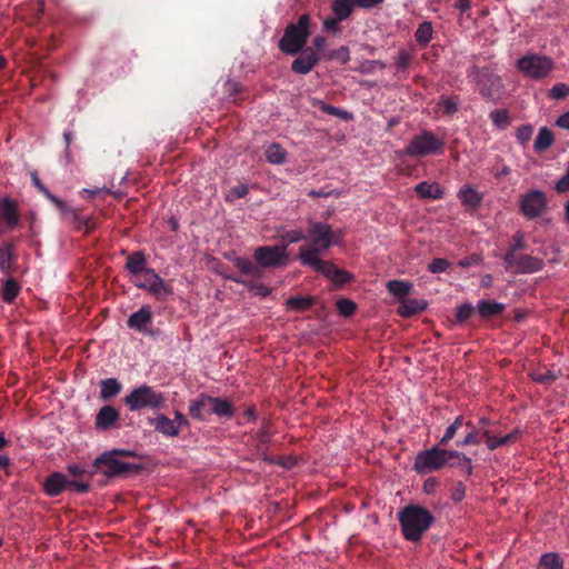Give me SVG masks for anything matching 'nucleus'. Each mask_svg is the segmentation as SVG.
Returning <instances> with one entry per match:
<instances>
[{
	"label": "nucleus",
	"instance_id": "nucleus-64",
	"mask_svg": "<svg viewBox=\"0 0 569 569\" xmlns=\"http://www.w3.org/2000/svg\"><path fill=\"white\" fill-rule=\"evenodd\" d=\"M76 220L78 222V228L79 229L83 228L86 233L92 231L97 226V222L92 217H88V218L77 217Z\"/></svg>",
	"mask_w": 569,
	"mask_h": 569
},
{
	"label": "nucleus",
	"instance_id": "nucleus-1",
	"mask_svg": "<svg viewBox=\"0 0 569 569\" xmlns=\"http://www.w3.org/2000/svg\"><path fill=\"white\" fill-rule=\"evenodd\" d=\"M398 521L405 539L417 542L435 522V517L420 505H408L398 512Z\"/></svg>",
	"mask_w": 569,
	"mask_h": 569
},
{
	"label": "nucleus",
	"instance_id": "nucleus-5",
	"mask_svg": "<svg viewBox=\"0 0 569 569\" xmlns=\"http://www.w3.org/2000/svg\"><path fill=\"white\" fill-rule=\"evenodd\" d=\"M310 24L311 18L308 13L301 14L297 22L289 23L278 42L279 50L288 56H297L306 48L311 33Z\"/></svg>",
	"mask_w": 569,
	"mask_h": 569
},
{
	"label": "nucleus",
	"instance_id": "nucleus-2",
	"mask_svg": "<svg viewBox=\"0 0 569 569\" xmlns=\"http://www.w3.org/2000/svg\"><path fill=\"white\" fill-rule=\"evenodd\" d=\"M132 455L131 451L123 449L104 451L93 460V472L94 475L101 473L107 478L137 475L142 470L141 465L120 460V457Z\"/></svg>",
	"mask_w": 569,
	"mask_h": 569
},
{
	"label": "nucleus",
	"instance_id": "nucleus-3",
	"mask_svg": "<svg viewBox=\"0 0 569 569\" xmlns=\"http://www.w3.org/2000/svg\"><path fill=\"white\" fill-rule=\"evenodd\" d=\"M308 238L311 239V244L300 247L298 259L305 258L306 252L309 251H315V256H320L332 246L338 244L342 238L341 231H333L332 227L328 223L310 219L308 220Z\"/></svg>",
	"mask_w": 569,
	"mask_h": 569
},
{
	"label": "nucleus",
	"instance_id": "nucleus-38",
	"mask_svg": "<svg viewBox=\"0 0 569 569\" xmlns=\"http://www.w3.org/2000/svg\"><path fill=\"white\" fill-rule=\"evenodd\" d=\"M21 290L20 284L18 281L13 278H9L4 281L3 288H2V299L7 303H12L14 299L18 297L19 292Z\"/></svg>",
	"mask_w": 569,
	"mask_h": 569
},
{
	"label": "nucleus",
	"instance_id": "nucleus-25",
	"mask_svg": "<svg viewBox=\"0 0 569 569\" xmlns=\"http://www.w3.org/2000/svg\"><path fill=\"white\" fill-rule=\"evenodd\" d=\"M427 307L428 303L423 299L405 298L400 301L398 313L401 317L409 318L421 313Z\"/></svg>",
	"mask_w": 569,
	"mask_h": 569
},
{
	"label": "nucleus",
	"instance_id": "nucleus-48",
	"mask_svg": "<svg viewBox=\"0 0 569 569\" xmlns=\"http://www.w3.org/2000/svg\"><path fill=\"white\" fill-rule=\"evenodd\" d=\"M68 471L74 478L84 477L92 478L94 476L93 472V462L91 465L80 466V465H69Z\"/></svg>",
	"mask_w": 569,
	"mask_h": 569
},
{
	"label": "nucleus",
	"instance_id": "nucleus-34",
	"mask_svg": "<svg viewBox=\"0 0 569 569\" xmlns=\"http://www.w3.org/2000/svg\"><path fill=\"white\" fill-rule=\"evenodd\" d=\"M356 7L355 0H332L331 9L338 19H348Z\"/></svg>",
	"mask_w": 569,
	"mask_h": 569
},
{
	"label": "nucleus",
	"instance_id": "nucleus-55",
	"mask_svg": "<svg viewBox=\"0 0 569 569\" xmlns=\"http://www.w3.org/2000/svg\"><path fill=\"white\" fill-rule=\"evenodd\" d=\"M248 192H249V189L246 184H243V183L237 184L229 190V192L226 197V200L232 202L234 200L246 197L248 194Z\"/></svg>",
	"mask_w": 569,
	"mask_h": 569
},
{
	"label": "nucleus",
	"instance_id": "nucleus-18",
	"mask_svg": "<svg viewBox=\"0 0 569 569\" xmlns=\"http://www.w3.org/2000/svg\"><path fill=\"white\" fill-rule=\"evenodd\" d=\"M543 268V260L529 254L515 257L512 268L517 273H533Z\"/></svg>",
	"mask_w": 569,
	"mask_h": 569
},
{
	"label": "nucleus",
	"instance_id": "nucleus-33",
	"mask_svg": "<svg viewBox=\"0 0 569 569\" xmlns=\"http://www.w3.org/2000/svg\"><path fill=\"white\" fill-rule=\"evenodd\" d=\"M121 383L116 378H108L100 381V399L107 401L121 391Z\"/></svg>",
	"mask_w": 569,
	"mask_h": 569
},
{
	"label": "nucleus",
	"instance_id": "nucleus-36",
	"mask_svg": "<svg viewBox=\"0 0 569 569\" xmlns=\"http://www.w3.org/2000/svg\"><path fill=\"white\" fill-rule=\"evenodd\" d=\"M387 290L395 297L405 299L411 292L412 283L402 280H390L387 282Z\"/></svg>",
	"mask_w": 569,
	"mask_h": 569
},
{
	"label": "nucleus",
	"instance_id": "nucleus-47",
	"mask_svg": "<svg viewBox=\"0 0 569 569\" xmlns=\"http://www.w3.org/2000/svg\"><path fill=\"white\" fill-rule=\"evenodd\" d=\"M466 426L470 427L471 430L466 435V437L463 438V440L461 441H457V446L458 447H466V446H478L481 440H480V431H478L472 425L470 421L466 422Z\"/></svg>",
	"mask_w": 569,
	"mask_h": 569
},
{
	"label": "nucleus",
	"instance_id": "nucleus-43",
	"mask_svg": "<svg viewBox=\"0 0 569 569\" xmlns=\"http://www.w3.org/2000/svg\"><path fill=\"white\" fill-rule=\"evenodd\" d=\"M465 425L463 416H458L451 425H449L445 431V435L439 440V446H447L451 439L456 436L458 430Z\"/></svg>",
	"mask_w": 569,
	"mask_h": 569
},
{
	"label": "nucleus",
	"instance_id": "nucleus-45",
	"mask_svg": "<svg viewBox=\"0 0 569 569\" xmlns=\"http://www.w3.org/2000/svg\"><path fill=\"white\" fill-rule=\"evenodd\" d=\"M231 279L238 283H241V284H244L246 287H248L249 291H251L256 296L267 297L271 292V289L262 283L248 282L240 278H231Z\"/></svg>",
	"mask_w": 569,
	"mask_h": 569
},
{
	"label": "nucleus",
	"instance_id": "nucleus-23",
	"mask_svg": "<svg viewBox=\"0 0 569 569\" xmlns=\"http://www.w3.org/2000/svg\"><path fill=\"white\" fill-rule=\"evenodd\" d=\"M506 305L492 300H480L477 305V312L483 320H491L503 313Z\"/></svg>",
	"mask_w": 569,
	"mask_h": 569
},
{
	"label": "nucleus",
	"instance_id": "nucleus-57",
	"mask_svg": "<svg viewBox=\"0 0 569 569\" xmlns=\"http://www.w3.org/2000/svg\"><path fill=\"white\" fill-rule=\"evenodd\" d=\"M328 59L340 60L341 63H347L350 60V51L348 47L341 46L340 48L332 50L328 56Z\"/></svg>",
	"mask_w": 569,
	"mask_h": 569
},
{
	"label": "nucleus",
	"instance_id": "nucleus-15",
	"mask_svg": "<svg viewBox=\"0 0 569 569\" xmlns=\"http://www.w3.org/2000/svg\"><path fill=\"white\" fill-rule=\"evenodd\" d=\"M522 432L523 431L519 427H517L511 432L507 433L506 436L498 437V436L492 435L490 432V430H483V438H485L487 448L489 450L493 451V450L498 449L499 447L515 443L516 441H518V439L520 438Z\"/></svg>",
	"mask_w": 569,
	"mask_h": 569
},
{
	"label": "nucleus",
	"instance_id": "nucleus-7",
	"mask_svg": "<svg viewBox=\"0 0 569 569\" xmlns=\"http://www.w3.org/2000/svg\"><path fill=\"white\" fill-rule=\"evenodd\" d=\"M469 77L476 82L482 98L497 103L500 101L503 91L501 77L491 71L488 67L473 66Z\"/></svg>",
	"mask_w": 569,
	"mask_h": 569
},
{
	"label": "nucleus",
	"instance_id": "nucleus-21",
	"mask_svg": "<svg viewBox=\"0 0 569 569\" xmlns=\"http://www.w3.org/2000/svg\"><path fill=\"white\" fill-rule=\"evenodd\" d=\"M124 268L133 276L146 274L147 270L152 269L147 267V258L143 251H133L129 254Z\"/></svg>",
	"mask_w": 569,
	"mask_h": 569
},
{
	"label": "nucleus",
	"instance_id": "nucleus-29",
	"mask_svg": "<svg viewBox=\"0 0 569 569\" xmlns=\"http://www.w3.org/2000/svg\"><path fill=\"white\" fill-rule=\"evenodd\" d=\"M311 104H312L313 108L319 109L323 113L338 117V118H340L342 120H346V121L351 120L353 118L351 112H349L347 110H342V109L337 108L335 106L328 104L323 100H320V99H317V98H313L311 100Z\"/></svg>",
	"mask_w": 569,
	"mask_h": 569
},
{
	"label": "nucleus",
	"instance_id": "nucleus-27",
	"mask_svg": "<svg viewBox=\"0 0 569 569\" xmlns=\"http://www.w3.org/2000/svg\"><path fill=\"white\" fill-rule=\"evenodd\" d=\"M0 217L9 227H14L19 222V213L14 201L6 198L0 204Z\"/></svg>",
	"mask_w": 569,
	"mask_h": 569
},
{
	"label": "nucleus",
	"instance_id": "nucleus-14",
	"mask_svg": "<svg viewBox=\"0 0 569 569\" xmlns=\"http://www.w3.org/2000/svg\"><path fill=\"white\" fill-rule=\"evenodd\" d=\"M313 252L315 251L306 252L305 258L299 259L300 262L331 280L337 266L330 261L322 260L320 256H315Z\"/></svg>",
	"mask_w": 569,
	"mask_h": 569
},
{
	"label": "nucleus",
	"instance_id": "nucleus-30",
	"mask_svg": "<svg viewBox=\"0 0 569 569\" xmlns=\"http://www.w3.org/2000/svg\"><path fill=\"white\" fill-rule=\"evenodd\" d=\"M212 413L220 418L230 419L234 415V407L227 399L211 397V415Z\"/></svg>",
	"mask_w": 569,
	"mask_h": 569
},
{
	"label": "nucleus",
	"instance_id": "nucleus-42",
	"mask_svg": "<svg viewBox=\"0 0 569 569\" xmlns=\"http://www.w3.org/2000/svg\"><path fill=\"white\" fill-rule=\"evenodd\" d=\"M157 281L152 286V290L149 291L151 296H153L157 300H164L167 296L172 295V287L163 281V279L158 276Z\"/></svg>",
	"mask_w": 569,
	"mask_h": 569
},
{
	"label": "nucleus",
	"instance_id": "nucleus-52",
	"mask_svg": "<svg viewBox=\"0 0 569 569\" xmlns=\"http://www.w3.org/2000/svg\"><path fill=\"white\" fill-rule=\"evenodd\" d=\"M337 309L343 317H350L355 313L357 305L350 299H339L337 301Z\"/></svg>",
	"mask_w": 569,
	"mask_h": 569
},
{
	"label": "nucleus",
	"instance_id": "nucleus-40",
	"mask_svg": "<svg viewBox=\"0 0 569 569\" xmlns=\"http://www.w3.org/2000/svg\"><path fill=\"white\" fill-rule=\"evenodd\" d=\"M460 100L458 96L441 97L438 107L446 116H453L459 110Z\"/></svg>",
	"mask_w": 569,
	"mask_h": 569
},
{
	"label": "nucleus",
	"instance_id": "nucleus-46",
	"mask_svg": "<svg viewBox=\"0 0 569 569\" xmlns=\"http://www.w3.org/2000/svg\"><path fill=\"white\" fill-rule=\"evenodd\" d=\"M492 123L499 129H506L510 123L508 111L505 109H496L490 112Z\"/></svg>",
	"mask_w": 569,
	"mask_h": 569
},
{
	"label": "nucleus",
	"instance_id": "nucleus-22",
	"mask_svg": "<svg viewBox=\"0 0 569 569\" xmlns=\"http://www.w3.org/2000/svg\"><path fill=\"white\" fill-rule=\"evenodd\" d=\"M17 260L13 243L4 242L0 246V271L7 276L13 273V262Z\"/></svg>",
	"mask_w": 569,
	"mask_h": 569
},
{
	"label": "nucleus",
	"instance_id": "nucleus-61",
	"mask_svg": "<svg viewBox=\"0 0 569 569\" xmlns=\"http://www.w3.org/2000/svg\"><path fill=\"white\" fill-rule=\"evenodd\" d=\"M569 94V87L565 83H557L555 84L550 91L549 97L552 99H563Z\"/></svg>",
	"mask_w": 569,
	"mask_h": 569
},
{
	"label": "nucleus",
	"instance_id": "nucleus-17",
	"mask_svg": "<svg viewBox=\"0 0 569 569\" xmlns=\"http://www.w3.org/2000/svg\"><path fill=\"white\" fill-rule=\"evenodd\" d=\"M189 415L196 420L203 421L211 415V396L201 393L196 399L189 401Z\"/></svg>",
	"mask_w": 569,
	"mask_h": 569
},
{
	"label": "nucleus",
	"instance_id": "nucleus-59",
	"mask_svg": "<svg viewBox=\"0 0 569 569\" xmlns=\"http://www.w3.org/2000/svg\"><path fill=\"white\" fill-rule=\"evenodd\" d=\"M281 239L283 241H287L288 243H296V242L308 239V236L305 234L301 230L296 229V230L286 231L281 236Z\"/></svg>",
	"mask_w": 569,
	"mask_h": 569
},
{
	"label": "nucleus",
	"instance_id": "nucleus-6",
	"mask_svg": "<svg viewBox=\"0 0 569 569\" xmlns=\"http://www.w3.org/2000/svg\"><path fill=\"white\" fill-rule=\"evenodd\" d=\"M123 402L130 411H141L143 409L158 411L164 407L166 397L153 387L143 383L133 388L123 398Z\"/></svg>",
	"mask_w": 569,
	"mask_h": 569
},
{
	"label": "nucleus",
	"instance_id": "nucleus-12",
	"mask_svg": "<svg viewBox=\"0 0 569 569\" xmlns=\"http://www.w3.org/2000/svg\"><path fill=\"white\" fill-rule=\"evenodd\" d=\"M291 62V71L297 74H308L319 63L322 56L312 48H303Z\"/></svg>",
	"mask_w": 569,
	"mask_h": 569
},
{
	"label": "nucleus",
	"instance_id": "nucleus-58",
	"mask_svg": "<svg viewBox=\"0 0 569 569\" xmlns=\"http://www.w3.org/2000/svg\"><path fill=\"white\" fill-rule=\"evenodd\" d=\"M450 263L448 260L446 259H442V258H436L433 259L429 266H428V270L431 272V273H440V272H446L449 268Z\"/></svg>",
	"mask_w": 569,
	"mask_h": 569
},
{
	"label": "nucleus",
	"instance_id": "nucleus-8",
	"mask_svg": "<svg viewBox=\"0 0 569 569\" xmlns=\"http://www.w3.org/2000/svg\"><path fill=\"white\" fill-rule=\"evenodd\" d=\"M553 68V60L548 56L539 53H527L517 61L518 71L535 81L547 78Z\"/></svg>",
	"mask_w": 569,
	"mask_h": 569
},
{
	"label": "nucleus",
	"instance_id": "nucleus-56",
	"mask_svg": "<svg viewBox=\"0 0 569 569\" xmlns=\"http://www.w3.org/2000/svg\"><path fill=\"white\" fill-rule=\"evenodd\" d=\"M352 274L348 271L336 267L331 281L337 286H343L352 280Z\"/></svg>",
	"mask_w": 569,
	"mask_h": 569
},
{
	"label": "nucleus",
	"instance_id": "nucleus-19",
	"mask_svg": "<svg viewBox=\"0 0 569 569\" xmlns=\"http://www.w3.org/2000/svg\"><path fill=\"white\" fill-rule=\"evenodd\" d=\"M253 443L258 451V453L261 456L263 461H267L269 463H279L276 461L274 457H271L267 453L269 443H270V432L267 428V426H262L253 436Z\"/></svg>",
	"mask_w": 569,
	"mask_h": 569
},
{
	"label": "nucleus",
	"instance_id": "nucleus-9",
	"mask_svg": "<svg viewBox=\"0 0 569 569\" xmlns=\"http://www.w3.org/2000/svg\"><path fill=\"white\" fill-rule=\"evenodd\" d=\"M445 140L438 138L432 131L422 130L416 134L406 147V154L409 157L423 158L443 152Z\"/></svg>",
	"mask_w": 569,
	"mask_h": 569
},
{
	"label": "nucleus",
	"instance_id": "nucleus-49",
	"mask_svg": "<svg viewBox=\"0 0 569 569\" xmlns=\"http://www.w3.org/2000/svg\"><path fill=\"white\" fill-rule=\"evenodd\" d=\"M460 457H455L451 462H455L457 467L461 468L462 473L469 478L473 472V466L471 459L467 457L463 452L459 451Z\"/></svg>",
	"mask_w": 569,
	"mask_h": 569
},
{
	"label": "nucleus",
	"instance_id": "nucleus-63",
	"mask_svg": "<svg viewBox=\"0 0 569 569\" xmlns=\"http://www.w3.org/2000/svg\"><path fill=\"white\" fill-rule=\"evenodd\" d=\"M67 489L76 491V492H80V493H86V492H88L90 490V485L88 482H84V481L69 480L68 479V487H67Z\"/></svg>",
	"mask_w": 569,
	"mask_h": 569
},
{
	"label": "nucleus",
	"instance_id": "nucleus-32",
	"mask_svg": "<svg viewBox=\"0 0 569 569\" xmlns=\"http://www.w3.org/2000/svg\"><path fill=\"white\" fill-rule=\"evenodd\" d=\"M460 201L472 209L478 208L482 201V194L470 186H465L458 194Z\"/></svg>",
	"mask_w": 569,
	"mask_h": 569
},
{
	"label": "nucleus",
	"instance_id": "nucleus-10",
	"mask_svg": "<svg viewBox=\"0 0 569 569\" xmlns=\"http://www.w3.org/2000/svg\"><path fill=\"white\" fill-rule=\"evenodd\" d=\"M520 213L528 220H533L548 211V198L541 190L532 189L525 192L519 200Z\"/></svg>",
	"mask_w": 569,
	"mask_h": 569
},
{
	"label": "nucleus",
	"instance_id": "nucleus-16",
	"mask_svg": "<svg viewBox=\"0 0 569 569\" xmlns=\"http://www.w3.org/2000/svg\"><path fill=\"white\" fill-rule=\"evenodd\" d=\"M152 322V311L150 306H142L138 311L130 315L127 326L141 333H148L147 327Z\"/></svg>",
	"mask_w": 569,
	"mask_h": 569
},
{
	"label": "nucleus",
	"instance_id": "nucleus-11",
	"mask_svg": "<svg viewBox=\"0 0 569 569\" xmlns=\"http://www.w3.org/2000/svg\"><path fill=\"white\" fill-rule=\"evenodd\" d=\"M253 258L262 271L264 268L281 267L287 263V247L261 246L254 250Z\"/></svg>",
	"mask_w": 569,
	"mask_h": 569
},
{
	"label": "nucleus",
	"instance_id": "nucleus-54",
	"mask_svg": "<svg viewBox=\"0 0 569 569\" xmlns=\"http://www.w3.org/2000/svg\"><path fill=\"white\" fill-rule=\"evenodd\" d=\"M158 273L154 271V269H151V270H147V273L143 274L144 279L143 281H140V282H134V284L139 288V289H142V290H146V291H151L152 290V286L154 284V282L158 278Z\"/></svg>",
	"mask_w": 569,
	"mask_h": 569
},
{
	"label": "nucleus",
	"instance_id": "nucleus-26",
	"mask_svg": "<svg viewBox=\"0 0 569 569\" xmlns=\"http://www.w3.org/2000/svg\"><path fill=\"white\" fill-rule=\"evenodd\" d=\"M415 191L422 199L438 200L443 197V191L437 182L421 181L415 187Z\"/></svg>",
	"mask_w": 569,
	"mask_h": 569
},
{
	"label": "nucleus",
	"instance_id": "nucleus-41",
	"mask_svg": "<svg viewBox=\"0 0 569 569\" xmlns=\"http://www.w3.org/2000/svg\"><path fill=\"white\" fill-rule=\"evenodd\" d=\"M313 302L315 299L312 297L295 296L287 300V306L295 311L302 312L308 310L313 305Z\"/></svg>",
	"mask_w": 569,
	"mask_h": 569
},
{
	"label": "nucleus",
	"instance_id": "nucleus-51",
	"mask_svg": "<svg viewBox=\"0 0 569 569\" xmlns=\"http://www.w3.org/2000/svg\"><path fill=\"white\" fill-rule=\"evenodd\" d=\"M530 378L538 383L549 386L557 380L558 376L553 371L547 370L546 372H532Z\"/></svg>",
	"mask_w": 569,
	"mask_h": 569
},
{
	"label": "nucleus",
	"instance_id": "nucleus-28",
	"mask_svg": "<svg viewBox=\"0 0 569 569\" xmlns=\"http://www.w3.org/2000/svg\"><path fill=\"white\" fill-rule=\"evenodd\" d=\"M151 425H153L158 432L164 436L176 437L179 435V427H176L174 421L164 415H160L151 420Z\"/></svg>",
	"mask_w": 569,
	"mask_h": 569
},
{
	"label": "nucleus",
	"instance_id": "nucleus-37",
	"mask_svg": "<svg viewBox=\"0 0 569 569\" xmlns=\"http://www.w3.org/2000/svg\"><path fill=\"white\" fill-rule=\"evenodd\" d=\"M287 158V151L279 143H271L266 149V159L268 162L273 164L284 163Z\"/></svg>",
	"mask_w": 569,
	"mask_h": 569
},
{
	"label": "nucleus",
	"instance_id": "nucleus-60",
	"mask_svg": "<svg viewBox=\"0 0 569 569\" xmlns=\"http://www.w3.org/2000/svg\"><path fill=\"white\" fill-rule=\"evenodd\" d=\"M533 128L530 124H522L518 128L516 137L521 144L527 143L532 136Z\"/></svg>",
	"mask_w": 569,
	"mask_h": 569
},
{
	"label": "nucleus",
	"instance_id": "nucleus-24",
	"mask_svg": "<svg viewBox=\"0 0 569 569\" xmlns=\"http://www.w3.org/2000/svg\"><path fill=\"white\" fill-rule=\"evenodd\" d=\"M527 248V242L525 239V233L521 231H517L511 239V243L509 244L507 252L503 256V262L506 269L512 268V262L515 257H517V252Z\"/></svg>",
	"mask_w": 569,
	"mask_h": 569
},
{
	"label": "nucleus",
	"instance_id": "nucleus-31",
	"mask_svg": "<svg viewBox=\"0 0 569 569\" xmlns=\"http://www.w3.org/2000/svg\"><path fill=\"white\" fill-rule=\"evenodd\" d=\"M233 264L241 272V274L251 276L257 279L263 276V271L260 270L258 263H254L249 259L237 257L233 259Z\"/></svg>",
	"mask_w": 569,
	"mask_h": 569
},
{
	"label": "nucleus",
	"instance_id": "nucleus-13",
	"mask_svg": "<svg viewBox=\"0 0 569 569\" xmlns=\"http://www.w3.org/2000/svg\"><path fill=\"white\" fill-rule=\"evenodd\" d=\"M120 412L113 406H103L96 416L94 426L98 430H110L118 427Z\"/></svg>",
	"mask_w": 569,
	"mask_h": 569
},
{
	"label": "nucleus",
	"instance_id": "nucleus-44",
	"mask_svg": "<svg viewBox=\"0 0 569 569\" xmlns=\"http://www.w3.org/2000/svg\"><path fill=\"white\" fill-rule=\"evenodd\" d=\"M563 568V561L561 558L555 553H545L539 561L538 569H562Z\"/></svg>",
	"mask_w": 569,
	"mask_h": 569
},
{
	"label": "nucleus",
	"instance_id": "nucleus-53",
	"mask_svg": "<svg viewBox=\"0 0 569 569\" xmlns=\"http://www.w3.org/2000/svg\"><path fill=\"white\" fill-rule=\"evenodd\" d=\"M412 54L406 50H400L396 61L397 72H406L412 62Z\"/></svg>",
	"mask_w": 569,
	"mask_h": 569
},
{
	"label": "nucleus",
	"instance_id": "nucleus-35",
	"mask_svg": "<svg viewBox=\"0 0 569 569\" xmlns=\"http://www.w3.org/2000/svg\"><path fill=\"white\" fill-rule=\"evenodd\" d=\"M553 140L555 137L552 131L547 127H542L535 140L533 148L537 152H542L552 144Z\"/></svg>",
	"mask_w": 569,
	"mask_h": 569
},
{
	"label": "nucleus",
	"instance_id": "nucleus-62",
	"mask_svg": "<svg viewBox=\"0 0 569 569\" xmlns=\"http://www.w3.org/2000/svg\"><path fill=\"white\" fill-rule=\"evenodd\" d=\"M555 190L558 193H567L569 192V167L566 171V173L557 180L555 183Z\"/></svg>",
	"mask_w": 569,
	"mask_h": 569
},
{
	"label": "nucleus",
	"instance_id": "nucleus-20",
	"mask_svg": "<svg viewBox=\"0 0 569 569\" xmlns=\"http://www.w3.org/2000/svg\"><path fill=\"white\" fill-rule=\"evenodd\" d=\"M68 487V477L61 472H52L43 483L44 492L49 497H57Z\"/></svg>",
	"mask_w": 569,
	"mask_h": 569
},
{
	"label": "nucleus",
	"instance_id": "nucleus-4",
	"mask_svg": "<svg viewBox=\"0 0 569 569\" xmlns=\"http://www.w3.org/2000/svg\"><path fill=\"white\" fill-rule=\"evenodd\" d=\"M455 457H460L459 451L448 450L441 448L439 445L433 446L430 449L421 450L417 453L413 462V470L418 475L425 476L439 471L445 467H456V463L451 462Z\"/></svg>",
	"mask_w": 569,
	"mask_h": 569
},
{
	"label": "nucleus",
	"instance_id": "nucleus-50",
	"mask_svg": "<svg viewBox=\"0 0 569 569\" xmlns=\"http://www.w3.org/2000/svg\"><path fill=\"white\" fill-rule=\"evenodd\" d=\"M477 311V307L475 308L471 303H463L457 307L456 318L457 321L462 323L471 318Z\"/></svg>",
	"mask_w": 569,
	"mask_h": 569
},
{
	"label": "nucleus",
	"instance_id": "nucleus-39",
	"mask_svg": "<svg viewBox=\"0 0 569 569\" xmlns=\"http://www.w3.org/2000/svg\"><path fill=\"white\" fill-rule=\"evenodd\" d=\"M433 28L430 21H423L419 24L415 38L418 44L426 47L432 39Z\"/></svg>",
	"mask_w": 569,
	"mask_h": 569
}]
</instances>
